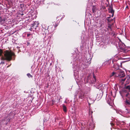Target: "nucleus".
Instances as JSON below:
<instances>
[{
    "label": "nucleus",
    "instance_id": "33",
    "mask_svg": "<svg viewBox=\"0 0 130 130\" xmlns=\"http://www.w3.org/2000/svg\"><path fill=\"white\" fill-rule=\"evenodd\" d=\"M20 7H21V8H22V6H23V5H22V4H20Z\"/></svg>",
    "mask_w": 130,
    "mask_h": 130
},
{
    "label": "nucleus",
    "instance_id": "44",
    "mask_svg": "<svg viewBox=\"0 0 130 130\" xmlns=\"http://www.w3.org/2000/svg\"><path fill=\"white\" fill-rule=\"evenodd\" d=\"M124 90V92H125V90Z\"/></svg>",
    "mask_w": 130,
    "mask_h": 130
},
{
    "label": "nucleus",
    "instance_id": "35",
    "mask_svg": "<svg viewBox=\"0 0 130 130\" xmlns=\"http://www.w3.org/2000/svg\"><path fill=\"white\" fill-rule=\"evenodd\" d=\"M108 101H109V102L111 101V99L110 98L109 99V100Z\"/></svg>",
    "mask_w": 130,
    "mask_h": 130
},
{
    "label": "nucleus",
    "instance_id": "49",
    "mask_svg": "<svg viewBox=\"0 0 130 130\" xmlns=\"http://www.w3.org/2000/svg\"><path fill=\"white\" fill-rule=\"evenodd\" d=\"M58 18V17H57V19Z\"/></svg>",
    "mask_w": 130,
    "mask_h": 130
},
{
    "label": "nucleus",
    "instance_id": "47",
    "mask_svg": "<svg viewBox=\"0 0 130 130\" xmlns=\"http://www.w3.org/2000/svg\"><path fill=\"white\" fill-rule=\"evenodd\" d=\"M29 36V35H27V36Z\"/></svg>",
    "mask_w": 130,
    "mask_h": 130
},
{
    "label": "nucleus",
    "instance_id": "8",
    "mask_svg": "<svg viewBox=\"0 0 130 130\" xmlns=\"http://www.w3.org/2000/svg\"><path fill=\"white\" fill-rule=\"evenodd\" d=\"M95 100V98H92V96L89 97L87 98V101L89 105L93 103Z\"/></svg>",
    "mask_w": 130,
    "mask_h": 130
},
{
    "label": "nucleus",
    "instance_id": "32",
    "mask_svg": "<svg viewBox=\"0 0 130 130\" xmlns=\"http://www.w3.org/2000/svg\"><path fill=\"white\" fill-rule=\"evenodd\" d=\"M47 77H48L49 78H50V75L49 74H47L46 75Z\"/></svg>",
    "mask_w": 130,
    "mask_h": 130
},
{
    "label": "nucleus",
    "instance_id": "19",
    "mask_svg": "<svg viewBox=\"0 0 130 130\" xmlns=\"http://www.w3.org/2000/svg\"><path fill=\"white\" fill-rule=\"evenodd\" d=\"M96 7L94 6H93L92 8V12L94 14L96 12Z\"/></svg>",
    "mask_w": 130,
    "mask_h": 130
},
{
    "label": "nucleus",
    "instance_id": "40",
    "mask_svg": "<svg viewBox=\"0 0 130 130\" xmlns=\"http://www.w3.org/2000/svg\"><path fill=\"white\" fill-rule=\"evenodd\" d=\"M10 65H11V64H10V65H9L7 67H9L10 66Z\"/></svg>",
    "mask_w": 130,
    "mask_h": 130
},
{
    "label": "nucleus",
    "instance_id": "48",
    "mask_svg": "<svg viewBox=\"0 0 130 130\" xmlns=\"http://www.w3.org/2000/svg\"><path fill=\"white\" fill-rule=\"evenodd\" d=\"M29 36V35H27V36Z\"/></svg>",
    "mask_w": 130,
    "mask_h": 130
},
{
    "label": "nucleus",
    "instance_id": "2",
    "mask_svg": "<svg viewBox=\"0 0 130 130\" xmlns=\"http://www.w3.org/2000/svg\"><path fill=\"white\" fill-rule=\"evenodd\" d=\"M14 55V54L11 52L8 51H5L3 52L2 50L0 49V56H2L0 65L5 64L6 61H11L12 59V56Z\"/></svg>",
    "mask_w": 130,
    "mask_h": 130
},
{
    "label": "nucleus",
    "instance_id": "29",
    "mask_svg": "<svg viewBox=\"0 0 130 130\" xmlns=\"http://www.w3.org/2000/svg\"><path fill=\"white\" fill-rule=\"evenodd\" d=\"M51 36H49L48 37V39H49V40H48V43L49 42H50V39L51 38Z\"/></svg>",
    "mask_w": 130,
    "mask_h": 130
},
{
    "label": "nucleus",
    "instance_id": "16",
    "mask_svg": "<svg viewBox=\"0 0 130 130\" xmlns=\"http://www.w3.org/2000/svg\"><path fill=\"white\" fill-rule=\"evenodd\" d=\"M124 114H130V110L126 108L124 112Z\"/></svg>",
    "mask_w": 130,
    "mask_h": 130
},
{
    "label": "nucleus",
    "instance_id": "42",
    "mask_svg": "<svg viewBox=\"0 0 130 130\" xmlns=\"http://www.w3.org/2000/svg\"><path fill=\"white\" fill-rule=\"evenodd\" d=\"M108 2L109 0H106Z\"/></svg>",
    "mask_w": 130,
    "mask_h": 130
},
{
    "label": "nucleus",
    "instance_id": "36",
    "mask_svg": "<svg viewBox=\"0 0 130 130\" xmlns=\"http://www.w3.org/2000/svg\"><path fill=\"white\" fill-rule=\"evenodd\" d=\"M126 8L128 9V6H126Z\"/></svg>",
    "mask_w": 130,
    "mask_h": 130
},
{
    "label": "nucleus",
    "instance_id": "39",
    "mask_svg": "<svg viewBox=\"0 0 130 130\" xmlns=\"http://www.w3.org/2000/svg\"><path fill=\"white\" fill-rule=\"evenodd\" d=\"M128 94H126V96H128Z\"/></svg>",
    "mask_w": 130,
    "mask_h": 130
},
{
    "label": "nucleus",
    "instance_id": "38",
    "mask_svg": "<svg viewBox=\"0 0 130 130\" xmlns=\"http://www.w3.org/2000/svg\"><path fill=\"white\" fill-rule=\"evenodd\" d=\"M64 15H63V16L61 18V19H62V18H64Z\"/></svg>",
    "mask_w": 130,
    "mask_h": 130
},
{
    "label": "nucleus",
    "instance_id": "24",
    "mask_svg": "<svg viewBox=\"0 0 130 130\" xmlns=\"http://www.w3.org/2000/svg\"><path fill=\"white\" fill-rule=\"evenodd\" d=\"M125 88L127 89H130V85H128L125 86Z\"/></svg>",
    "mask_w": 130,
    "mask_h": 130
},
{
    "label": "nucleus",
    "instance_id": "14",
    "mask_svg": "<svg viewBox=\"0 0 130 130\" xmlns=\"http://www.w3.org/2000/svg\"><path fill=\"white\" fill-rule=\"evenodd\" d=\"M127 79V80L126 81V84H128L130 83V77L128 76V77H127V78H125L123 79H122V80H123V81H124L125 80Z\"/></svg>",
    "mask_w": 130,
    "mask_h": 130
},
{
    "label": "nucleus",
    "instance_id": "9",
    "mask_svg": "<svg viewBox=\"0 0 130 130\" xmlns=\"http://www.w3.org/2000/svg\"><path fill=\"white\" fill-rule=\"evenodd\" d=\"M117 60L115 59H113L112 60V62L113 63V68H114L115 70H117L119 69V65L117 63H114V62Z\"/></svg>",
    "mask_w": 130,
    "mask_h": 130
},
{
    "label": "nucleus",
    "instance_id": "37",
    "mask_svg": "<svg viewBox=\"0 0 130 130\" xmlns=\"http://www.w3.org/2000/svg\"><path fill=\"white\" fill-rule=\"evenodd\" d=\"M21 15H24L23 14V13H22V14H21Z\"/></svg>",
    "mask_w": 130,
    "mask_h": 130
},
{
    "label": "nucleus",
    "instance_id": "7",
    "mask_svg": "<svg viewBox=\"0 0 130 130\" xmlns=\"http://www.w3.org/2000/svg\"><path fill=\"white\" fill-rule=\"evenodd\" d=\"M39 24L36 21L33 24H31V25L30 27L31 30H31H34V29L36 27H37V26H38Z\"/></svg>",
    "mask_w": 130,
    "mask_h": 130
},
{
    "label": "nucleus",
    "instance_id": "4",
    "mask_svg": "<svg viewBox=\"0 0 130 130\" xmlns=\"http://www.w3.org/2000/svg\"><path fill=\"white\" fill-rule=\"evenodd\" d=\"M114 75L116 77L121 78L124 77L125 74L124 71L122 70H118L117 73L113 72L111 76H112Z\"/></svg>",
    "mask_w": 130,
    "mask_h": 130
},
{
    "label": "nucleus",
    "instance_id": "21",
    "mask_svg": "<svg viewBox=\"0 0 130 130\" xmlns=\"http://www.w3.org/2000/svg\"><path fill=\"white\" fill-rule=\"evenodd\" d=\"M34 30H35L36 31H40L41 30L39 29V27H38V26H37V27L36 28L34 29Z\"/></svg>",
    "mask_w": 130,
    "mask_h": 130
},
{
    "label": "nucleus",
    "instance_id": "17",
    "mask_svg": "<svg viewBox=\"0 0 130 130\" xmlns=\"http://www.w3.org/2000/svg\"><path fill=\"white\" fill-rule=\"evenodd\" d=\"M106 8L105 6L103 5H101L100 6V9L102 11H104Z\"/></svg>",
    "mask_w": 130,
    "mask_h": 130
},
{
    "label": "nucleus",
    "instance_id": "43",
    "mask_svg": "<svg viewBox=\"0 0 130 130\" xmlns=\"http://www.w3.org/2000/svg\"><path fill=\"white\" fill-rule=\"evenodd\" d=\"M57 25H55V27H57Z\"/></svg>",
    "mask_w": 130,
    "mask_h": 130
},
{
    "label": "nucleus",
    "instance_id": "34",
    "mask_svg": "<svg viewBox=\"0 0 130 130\" xmlns=\"http://www.w3.org/2000/svg\"><path fill=\"white\" fill-rule=\"evenodd\" d=\"M110 94H111V95H112V92L111 91H110Z\"/></svg>",
    "mask_w": 130,
    "mask_h": 130
},
{
    "label": "nucleus",
    "instance_id": "46",
    "mask_svg": "<svg viewBox=\"0 0 130 130\" xmlns=\"http://www.w3.org/2000/svg\"><path fill=\"white\" fill-rule=\"evenodd\" d=\"M115 89H116V88H115Z\"/></svg>",
    "mask_w": 130,
    "mask_h": 130
},
{
    "label": "nucleus",
    "instance_id": "15",
    "mask_svg": "<svg viewBox=\"0 0 130 130\" xmlns=\"http://www.w3.org/2000/svg\"><path fill=\"white\" fill-rule=\"evenodd\" d=\"M124 44L122 42H120L118 43V45L119 48L121 49H122L123 48V45H124Z\"/></svg>",
    "mask_w": 130,
    "mask_h": 130
},
{
    "label": "nucleus",
    "instance_id": "28",
    "mask_svg": "<svg viewBox=\"0 0 130 130\" xmlns=\"http://www.w3.org/2000/svg\"><path fill=\"white\" fill-rule=\"evenodd\" d=\"M0 20L1 21V23L2 22V21H5L4 19H2L1 17H0Z\"/></svg>",
    "mask_w": 130,
    "mask_h": 130
},
{
    "label": "nucleus",
    "instance_id": "30",
    "mask_svg": "<svg viewBox=\"0 0 130 130\" xmlns=\"http://www.w3.org/2000/svg\"><path fill=\"white\" fill-rule=\"evenodd\" d=\"M100 87H99V88H98V89H101H101H103V88H102V87H101V85H100Z\"/></svg>",
    "mask_w": 130,
    "mask_h": 130
},
{
    "label": "nucleus",
    "instance_id": "13",
    "mask_svg": "<svg viewBox=\"0 0 130 130\" xmlns=\"http://www.w3.org/2000/svg\"><path fill=\"white\" fill-rule=\"evenodd\" d=\"M106 20L107 21L108 23H110L113 21V19L111 18L110 17H107L106 19Z\"/></svg>",
    "mask_w": 130,
    "mask_h": 130
},
{
    "label": "nucleus",
    "instance_id": "20",
    "mask_svg": "<svg viewBox=\"0 0 130 130\" xmlns=\"http://www.w3.org/2000/svg\"><path fill=\"white\" fill-rule=\"evenodd\" d=\"M110 32V35H112V36L115 37L116 36V33L114 31L112 30Z\"/></svg>",
    "mask_w": 130,
    "mask_h": 130
},
{
    "label": "nucleus",
    "instance_id": "27",
    "mask_svg": "<svg viewBox=\"0 0 130 130\" xmlns=\"http://www.w3.org/2000/svg\"><path fill=\"white\" fill-rule=\"evenodd\" d=\"M89 115H91L93 113V111L92 110H91L90 109L89 110Z\"/></svg>",
    "mask_w": 130,
    "mask_h": 130
},
{
    "label": "nucleus",
    "instance_id": "5",
    "mask_svg": "<svg viewBox=\"0 0 130 130\" xmlns=\"http://www.w3.org/2000/svg\"><path fill=\"white\" fill-rule=\"evenodd\" d=\"M42 32L44 35V34L46 36V35H47L49 33L52 32L50 30V29L49 30L48 26L46 25V24H43L42 25Z\"/></svg>",
    "mask_w": 130,
    "mask_h": 130
},
{
    "label": "nucleus",
    "instance_id": "22",
    "mask_svg": "<svg viewBox=\"0 0 130 130\" xmlns=\"http://www.w3.org/2000/svg\"><path fill=\"white\" fill-rule=\"evenodd\" d=\"M27 76L29 78L31 77V78H32L33 77V76L32 75H31L30 73H28L27 74Z\"/></svg>",
    "mask_w": 130,
    "mask_h": 130
},
{
    "label": "nucleus",
    "instance_id": "12",
    "mask_svg": "<svg viewBox=\"0 0 130 130\" xmlns=\"http://www.w3.org/2000/svg\"><path fill=\"white\" fill-rule=\"evenodd\" d=\"M113 24V23L110 24V23H108V29L110 31H112V30L111 28V26Z\"/></svg>",
    "mask_w": 130,
    "mask_h": 130
},
{
    "label": "nucleus",
    "instance_id": "18",
    "mask_svg": "<svg viewBox=\"0 0 130 130\" xmlns=\"http://www.w3.org/2000/svg\"><path fill=\"white\" fill-rule=\"evenodd\" d=\"M85 94L83 92H81L79 95V97L81 99H83L84 97Z\"/></svg>",
    "mask_w": 130,
    "mask_h": 130
},
{
    "label": "nucleus",
    "instance_id": "3",
    "mask_svg": "<svg viewBox=\"0 0 130 130\" xmlns=\"http://www.w3.org/2000/svg\"><path fill=\"white\" fill-rule=\"evenodd\" d=\"M84 81L86 84L89 83L90 84H95L97 82L96 75L94 72L91 73L86 78H85Z\"/></svg>",
    "mask_w": 130,
    "mask_h": 130
},
{
    "label": "nucleus",
    "instance_id": "6",
    "mask_svg": "<svg viewBox=\"0 0 130 130\" xmlns=\"http://www.w3.org/2000/svg\"><path fill=\"white\" fill-rule=\"evenodd\" d=\"M82 35L81 36V39L82 40V42L83 43L82 45H80V47L81 49L83 50V48L84 46V42L87 40V39L86 38V35L85 32L83 31L82 33Z\"/></svg>",
    "mask_w": 130,
    "mask_h": 130
},
{
    "label": "nucleus",
    "instance_id": "1",
    "mask_svg": "<svg viewBox=\"0 0 130 130\" xmlns=\"http://www.w3.org/2000/svg\"><path fill=\"white\" fill-rule=\"evenodd\" d=\"M80 53L74 54L73 57L74 58L71 63L72 65L75 78L78 77L80 70L83 71L90 64L93 56L92 54L88 53L86 55V57L83 58L82 56H80Z\"/></svg>",
    "mask_w": 130,
    "mask_h": 130
},
{
    "label": "nucleus",
    "instance_id": "23",
    "mask_svg": "<svg viewBox=\"0 0 130 130\" xmlns=\"http://www.w3.org/2000/svg\"><path fill=\"white\" fill-rule=\"evenodd\" d=\"M63 109L64 111L65 112H66L67 110H66V106L65 105H63Z\"/></svg>",
    "mask_w": 130,
    "mask_h": 130
},
{
    "label": "nucleus",
    "instance_id": "45",
    "mask_svg": "<svg viewBox=\"0 0 130 130\" xmlns=\"http://www.w3.org/2000/svg\"><path fill=\"white\" fill-rule=\"evenodd\" d=\"M1 23V21L0 20V23Z\"/></svg>",
    "mask_w": 130,
    "mask_h": 130
},
{
    "label": "nucleus",
    "instance_id": "10",
    "mask_svg": "<svg viewBox=\"0 0 130 130\" xmlns=\"http://www.w3.org/2000/svg\"><path fill=\"white\" fill-rule=\"evenodd\" d=\"M108 10L109 12L112 14L111 17H113L114 15V10L113 9L112 6H110L109 8L108 9Z\"/></svg>",
    "mask_w": 130,
    "mask_h": 130
},
{
    "label": "nucleus",
    "instance_id": "25",
    "mask_svg": "<svg viewBox=\"0 0 130 130\" xmlns=\"http://www.w3.org/2000/svg\"><path fill=\"white\" fill-rule=\"evenodd\" d=\"M125 102L128 105L130 104V101L128 100H126L125 101Z\"/></svg>",
    "mask_w": 130,
    "mask_h": 130
},
{
    "label": "nucleus",
    "instance_id": "11",
    "mask_svg": "<svg viewBox=\"0 0 130 130\" xmlns=\"http://www.w3.org/2000/svg\"><path fill=\"white\" fill-rule=\"evenodd\" d=\"M103 94V92L102 90H99L97 94L96 98H97L99 99H101L102 96Z\"/></svg>",
    "mask_w": 130,
    "mask_h": 130
},
{
    "label": "nucleus",
    "instance_id": "26",
    "mask_svg": "<svg viewBox=\"0 0 130 130\" xmlns=\"http://www.w3.org/2000/svg\"><path fill=\"white\" fill-rule=\"evenodd\" d=\"M109 61V60H108V61H106L105 62L103 63V64H109V63H108L109 62V61Z\"/></svg>",
    "mask_w": 130,
    "mask_h": 130
},
{
    "label": "nucleus",
    "instance_id": "31",
    "mask_svg": "<svg viewBox=\"0 0 130 130\" xmlns=\"http://www.w3.org/2000/svg\"><path fill=\"white\" fill-rule=\"evenodd\" d=\"M45 38H46V37H44V39H43V42H45L46 41V39H45Z\"/></svg>",
    "mask_w": 130,
    "mask_h": 130
},
{
    "label": "nucleus",
    "instance_id": "41",
    "mask_svg": "<svg viewBox=\"0 0 130 130\" xmlns=\"http://www.w3.org/2000/svg\"><path fill=\"white\" fill-rule=\"evenodd\" d=\"M27 44H28L29 45L30 44V43H29L28 42Z\"/></svg>",
    "mask_w": 130,
    "mask_h": 130
}]
</instances>
